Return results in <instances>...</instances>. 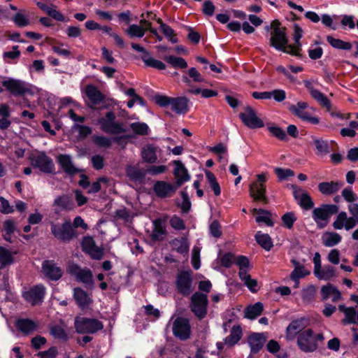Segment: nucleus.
I'll use <instances>...</instances> for the list:
<instances>
[{"mask_svg": "<svg viewBox=\"0 0 358 358\" xmlns=\"http://www.w3.org/2000/svg\"><path fill=\"white\" fill-rule=\"evenodd\" d=\"M50 231L53 236L59 242L68 243L78 236V233L73 229L70 220L63 223L50 224Z\"/></svg>", "mask_w": 358, "mask_h": 358, "instance_id": "obj_1", "label": "nucleus"}, {"mask_svg": "<svg viewBox=\"0 0 358 358\" xmlns=\"http://www.w3.org/2000/svg\"><path fill=\"white\" fill-rule=\"evenodd\" d=\"M338 212V207L335 204H322L315 208L312 212V217L318 229H324L328 224L330 217Z\"/></svg>", "mask_w": 358, "mask_h": 358, "instance_id": "obj_2", "label": "nucleus"}, {"mask_svg": "<svg viewBox=\"0 0 358 358\" xmlns=\"http://www.w3.org/2000/svg\"><path fill=\"white\" fill-rule=\"evenodd\" d=\"M116 115L114 112L108 111L105 117H99L97 120L101 129L110 134H119L124 133L127 129L123 127V124L120 122H115Z\"/></svg>", "mask_w": 358, "mask_h": 358, "instance_id": "obj_3", "label": "nucleus"}, {"mask_svg": "<svg viewBox=\"0 0 358 358\" xmlns=\"http://www.w3.org/2000/svg\"><path fill=\"white\" fill-rule=\"evenodd\" d=\"M1 85L5 87L6 91L15 97L24 96L26 94H34V92L29 87V85L19 79L8 78L6 80L1 82Z\"/></svg>", "mask_w": 358, "mask_h": 358, "instance_id": "obj_4", "label": "nucleus"}, {"mask_svg": "<svg viewBox=\"0 0 358 358\" xmlns=\"http://www.w3.org/2000/svg\"><path fill=\"white\" fill-rule=\"evenodd\" d=\"M29 160L34 168H38L44 173H56L52 159L48 156L45 152H39L38 155H30Z\"/></svg>", "mask_w": 358, "mask_h": 358, "instance_id": "obj_5", "label": "nucleus"}, {"mask_svg": "<svg viewBox=\"0 0 358 358\" xmlns=\"http://www.w3.org/2000/svg\"><path fill=\"white\" fill-rule=\"evenodd\" d=\"M74 327L78 334H94L103 329V324L97 319L83 317L75 319Z\"/></svg>", "mask_w": 358, "mask_h": 358, "instance_id": "obj_6", "label": "nucleus"}, {"mask_svg": "<svg viewBox=\"0 0 358 358\" xmlns=\"http://www.w3.org/2000/svg\"><path fill=\"white\" fill-rule=\"evenodd\" d=\"M257 180L252 182L250 185V195L255 201H261L264 204L268 203V199L266 196V185L267 180L265 173H262L257 176Z\"/></svg>", "mask_w": 358, "mask_h": 358, "instance_id": "obj_7", "label": "nucleus"}, {"mask_svg": "<svg viewBox=\"0 0 358 358\" xmlns=\"http://www.w3.org/2000/svg\"><path fill=\"white\" fill-rule=\"evenodd\" d=\"M208 300L206 294L196 292L191 297V311L199 319L202 320L206 317L208 310Z\"/></svg>", "mask_w": 358, "mask_h": 358, "instance_id": "obj_8", "label": "nucleus"}, {"mask_svg": "<svg viewBox=\"0 0 358 358\" xmlns=\"http://www.w3.org/2000/svg\"><path fill=\"white\" fill-rule=\"evenodd\" d=\"M239 118L245 126L251 129H256L264 127L263 120L259 118L256 110L250 106L245 108L243 113H240Z\"/></svg>", "mask_w": 358, "mask_h": 358, "instance_id": "obj_9", "label": "nucleus"}, {"mask_svg": "<svg viewBox=\"0 0 358 358\" xmlns=\"http://www.w3.org/2000/svg\"><path fill=\"white\" fill-rule=\"evenodd\" d=\"M299 348L303 352H313L318 348V344L313 338V330L306 329L299 334L296 341Z\"/></svg>", "mask_w": 358, "mask_h": 358, "instance_id": "obj_10", "label": "nucleus"}, {"mask_svg": "<svg viewBox=\"0 0 358 358\" xmlns=\"http://www.w3.org/2000/svg\"><path fill=\"white\" fill-rule=\"evenodd\" d=\"M176 286L177 292L183 296H187L192 292V277L190 271H182L176 276Z\"/></svg>", "mask_w": 358, "mask_h": 358, "instance_id": "obj_11", "label": "nucleus"}, {"mask_svg": "<svg viewBox=\"0 0 358 358\" xmlns=\"http://www.w3.org/2000/svg\"><path fill=\"white\" fill-rule=\"evenodd\" d=\"M173 334L180 341H186L191 335V326L189 320L183 317H177L172 327Z\"/></svg>", "mask_w": 358, "mask_h": 358, "instance_id": "obj_12", "label": "nucleus"}, {"mask_svg": "<svg viewBox=\"0 0 358 358\" xmlns=\"http://www.w3.org/2000/svg\"><path fill=\"white\" fill-rule=\"evenodd\" d=\"M85 93L89 100V103L87 105L91 109H95L97 105L103 103L106 101V97L105 94L94 85H87L85 87Z\"/></svg>", "mask_w": 358, "mask_h": 358, "instance_id": "obj_13", "label": "nucleus"}, {"mask_svg": "<svg viewBox=\"0 0 358 358\" xmlns=\"http://www.w3.org/2000/svg\"><path fill=\"white\" fill-rule=\"evenodd\" d=\"M308 324L306 317H300L292 320L286 328L285 336L287 340L293 341L296 336L303 331Z\"/></svg>", "mask_w": 358, "mask_h": 358, "instance_id": "obj_14", "label": "nucleus"}, {"mask_svg": "<svg viewBox=\"0 0 358 358\" xmlns=\"http://www.w3.org/2000/svg\"><path fill=\"white\" fill-rule=\"evenodd\" d=\"M45 294V287L39 284L31 287L28 291L23 293V297L26 301L32 306L41 303Z\"/></svg>", "mask_w": 358, "mask_h": 358, "instance_id": "obj_15", "label": "nucleus"}, {"mask_svg": "<svg viewBox=\"0 0 358 358\" xmlns=\"http://www.w3.org/2000/svg\"><path fill=\"white\" fill-rule=\"evenodd\" d=\"M293 196L297 203L305 210H310L314 206V202L310 194L296 185H291Z\"/></svg>", "mask_w": 358, "mask_h": 358, "instance_id": "obj_16", "label": "nucleus"}, {"mask_svg": "<svg viewBox=\"0 0 358 358\" xmlns=\"http://www.w3.org/2000/svg\"><path fill=\"white\" fill-rule=\"evenodd\" d=\"M289 39L286 34V30H275L271 31V36L269 39V45L275 50L287 52Z\"/></svg>", "mask_w": 358, "mask_h": 358, "instance_id": "obj_17", "label": "nucleus"}, {"mask_svg": "<svg viewBox=\"0 0 358 358\" xmlns=\"http://www.w3.org/2000/svg\"><path fill=\"white\" fill-rule=\"evenodd\" d=\"M57 162L62 171L68 176L72 177L83 171V169L77 168L72 160L71 157L66 154H60L57 157Z\"/></svg>", "mask_w": 358, "mask_h": 358, "instance_id": "obj_18", "label": "nucleus"}, {"mask_svg": "<svg viewBox=\"0 0 358 358\" xmlns=\"http://www.w3.org/2000/svg\"><path fill=\"white\" fill-rule=\"evenodd\" d=\"M173 163L176 165L173 174L177 178L176 182L172 184V186L174 187L175 194L178 188L184 182L189 181L191 177L182 162L176 160Z\"/></svg>", "mask_w": 358, "mask_h": 358, "instance_id": "obj_19", "label": "nucleus"}, {"mask_svg": "<svg viewBox=\"0 0 358 358\" xmlns=\"http://www.w3.org/2000/svg\"><path fill=\"white\" fill-rule=\"evenodd\" d=\"M42 269L45 275L53 281L59 280L63 275L62 268L57 266L53 261L45 260L42 263Z\"/></svg>", "mask_w": 358, "mask_h": 358, "instance_id": "obj_20", "label": "nucleus"}, {"mask_svg": "<svg viewBox=\"0 0 358 358\" xmlns=\"http://www.w3.org/2000/svg\"><path fill=\"white\" fill-rule=\"evenodd\" d=\"M153 192L160 199L171 197L174 194L172 183L164 180H157L153 185Z\"/></svg>", "mask_w": 358, "mask_h": 358, "instance_id": "obj_21", "label": "nucleus"}, {"mask_svg": "<svg viewBox=\"0 0 358 358\" xmlns=\"http://www.w3.org/2000/svg\"><path fill=\"white\" fill-rule=\"evenodd\" d=\"M266 338L264 333H251L248 337V343L251 354L258 353L264 347Z\"/></svg>", "mask_w": 358, "mask_h": 358, "instance_id": "obj_22", "label": "nucleus"}, {"mask_svg": "<svg viewBox=\"0 0 358 358\" xmlns=\"http://www.w3.org/2000/svg\"><path fill=\"white\" fill-rule=\"evenodd\" d=\"M73 296L76 305L81 310L87 309L92 303V299L88 294L80 287H75L73 289Z\"/></svg>", "mask_w": 358, "mask_h": 358, "instance_id": "obj_23", "label": "nucleus"}, {"mask_svg": "<svg viewBox=\"0 0 358 358\" xmlns=\"http://www.w3.org/2000/svg\"><path fill=\"white\" fill-rule=\"evenodd\" d=\"M17 330L24 335H29L37 329V324L29 318H19L15 322Z\"/></svg>", "mask_w": 358, "mask_h": 358, "instance_id": "obj_24", "label": "nucleus"}, {"mask_svg": "<svg viewBox=\"0 0 358 358\" xmlns=\"http://www.w3.org/2000/svg\"><path fill=\"white\" fill-rule=\"evenodd\" d=\"M153 229L150 235L151 240L154 242L164 240L167 231L164 225V221L161 218H157L152 221Z\"/></svg>", "mask_w": 358, "mask_h": 358, "instance_id": "obj_25", "label": "nucleus"}, {"mask_svg": "<svg viewBox=\"0 0 358 358\" xmlns=\"http://www.w3.org/2000/svg\"><path fill=\"white\" fill-rule=\"evenodd\" d=\"M158 150V146L150 143H148L145 147H143L141 150V157L143 162L148 164L156 163L158 159L157 155Z\"/></svg>", "mask_w": 358, "mask_h": 358, "instance_id": "obj_26", "label": "nucleus"}, {"mask_svg": "<svg viewBox=\"0 0 358 358\" xmlns=\"http://www.w3.org/2000/svg\"><path fill=\"white\" fill-rule=\"evenodd\" d=\"M36 6L38 8L45 12L48 15H49L54 20L59 22L66 21L64 15L61 12L55 9L56 6L55 5L51 4L50 6H49L43 2L38 1L36 3Z\"/></svg>", "mask_w": 358, "mask_h": 358, "instance_id": "obj_27", "label": "nucleus"}, {"mask_svg": "<svg viewBox=\"0 0 358 358\" xmlns=\"http://www.w3.org/2000/svg\"><path fill=\"white\" fill-rule=\"evenodd\" d=\"M189 100L186 96L173 97L171 108L176 114H185L189 111Z\"/></svg>", "mask_w": 358, "mask_h": 358, "instance_id": "obj_28", "label": "nucleus"}, {"mask_svg": "<svg viewBox=\"0 0 358 358\" xmlns=\"http://www.w3.org/2000/svg\"><path fill=\"white\" fill-rule=\"evenodd\" d=\"M343 184L342 181L322 182L318 185V189L324 195H331L338 192Z\"/></svg>", "mask_w": 358, "mask_h": 358, "instance_id": "obj_29", "label": "nucleus"}, {"mask_svg": "<svg viewBox=\"0 0 358 358\" xmlns=\"http://www.w3.org/2000/svg\"><path fill=\"white\" fill-rule=\"evenodd\" d=\"M126 173L127 176L131 181L138 182L139 184H143L144 183L147 171L139 169L134 166H130L127 167Z\"/></svg>", "mask_w": 358, "mask_h": 358, "instance_id": "obj_30", "label": "nucleus"}, {"mask_svg": "<svg viewBox=\"0 0 358 358\" xmlns=\"http://www.w3.org/2000/svg\"><path fill=\"white\" fill-rule=\"evenodd\" d=\"M243 336V330L241 327L234 325L232 327L230 334L224 339V342L229 347H233L238 343Z\"/></svg>", "mask_w": 358, "mask_h": 358, "instance_id": "obj_31", "label": "nucleus"}, {"mask_svg": "<svg viewBox=\"0 0 358 358\" xmlns=\"http://www.w3.org/2000/svg\"><path fill=\"white\" fill-rule=\"evenodd\" d=\"M264 310V305L262 302H257L250 305L244 310V317L250 320H255L261 315Z\"/></svg>", "mask_w": 358, "mask_h": 358, "instance_id": "obj_32", "label": "nucleus"}, {"mask_svg": "<svg viewBox=\"0 0 358 358\" xmlns=\"http://www.w3.org/2000/svg\"><path fill=\"white\" fill-rule=\"evenodd\" d=\"M190 78L192 79V80L195 83H204L205 78L202 76V75L200 73L199 71L195 67H191L188 70V76L183 75L182 77V80L184 83H185L187 85L191 87L192 86V80Z\"/></svg>", "mask_w": 358, "mask_h": 358, "instance_id": "obj_33", "label": "nucleus"}, {"mask_svg": "<svg viewBox=\"0 0 358 358\" xmlns=\"http://www.w3.org/2000/svg\"><path fill=\"white\" fill-rule=\"evenodd\" d=\"M321 294L322 296V300H327L330 296V295H332L333 302H336L341 298V294L340 291L331 284L323 286L322 287Z\"/></svg>", "mask_w": 358, "mask_h": 358, "instance_id": "obj_34", "label": "nucleus"}, {"mask_svg": "<svg viewBox=\"0 0 358 358\" xmlns=\"http://www.w3.org/2000/svg\"><path fill=\"white\" fill-rule=\"evenodd\" d=\"M255 239L257 244L266 251H270L273 247L272 239L268 234L258 231L255 235Z\"/></svg>", "mask_w": 358, "mask_h": 358, "instance_id": "obj_35", "label": "nucleus"}, {"mask_svg": "<svg viewBox=\"0 0 358 358\" xmlns=\"http://www.w3.org/2000/svg\"><path fill=\"white\" fill-rule=\"evenodd\" d=\"M289 110L303 121L310 122L313 124H317L320 122V119L317 117L310 116L308 113L301 111L299 108H296L294 105H292L289 108Z\"/></svg>", "mask_w": 358, "mask_h": 358, "instance_id": "obj_36", "label": "nucleus"}, {"mask_svg": "<svg viewBox=\"0 0 358 358\" xmlns=\"http://www.w3.org/2000/svg\"><path fill=\"white\" fill-rule=\"evenodd\" d=\"M54 205L64 210H72L74 207V202L71 196L64 194L55 199Z\"/></svg>", "mask_w": 358, "mask_h": 358, "instance_id": "obj_37", "label": "nucleus"}, {"mask_svg": "<svg viewBox=\"0 0 358 358\" xmlns=\"http://www.w3.org/2000/svg\"><path fill=\"white\" fill-rule=\"evenodd\" d=\"M163 59L173 68L183 69L187 67V63L182 57H176L173 55H166Z\"/></svg>", "mask_w": 358, "mask_h": 358, "instance_id": "obj_38", "label": "nucleus"}, {"mask_svg": "<svg viewBox=\"0 0 358 358\" xmlns=\"http://www.w3.org/2000/svg\"><path fill=\"white\" fill-rule=\"evenodd\" d=\"M77 279L83 283L92 287L94 285L93 274L88 268H84L77 273Z\"/></svg>", "mask_w": 358, "mask_h": 358, "instance_id": "obj_39", "label": "nucleus"}, {"mask_svg": "<svg viewBox=\"0 0 358 358\" xmlns=\"http://www.w3.org/2000/svg\"><path fill=\"white\" fill-rule=\"evenodd\" d=\"M327 41L333 48L336 49L350 50L352 47L351 43L345 42L341 39L335 38L331 36H327Z\"/></svg>", "mask_w": 358, "mask_h": 358, "instance_id": "obj_40", "label": "nucleus"}, {"mask_svg": "<svg viewBox=\"0 0 358 358\" xmlns=\"http://www.w3.org/2000/svg\"><path fill=\"white\" fill-rule=\"evenodd\" d=\"M180 194L182 202L181 203H178L177 206L180 208L182 213L187 214L190 211L192 207V203L187 192V187L180 191Z\"/></svg>", "mask_w": 358, "mask_h": 358, "instance_id": "obj_41", "label": "nucleus"}, {"mask_svg": "<svg viewBox=\"0 0 358 358\" xmlns=\"http://www.w3.org/2000/svg\"><path fill=\"white\" fill-rule=\"evenodd\" d=\"M13 262L11 252L4 247L0 246V269H3Z\"/></svg>", "mask_w": 358, "mask_h": 358, "instance_id": "obj_42", "label": "nucleus"}, {"mask_svg": "<svg viewBox=\"0 0 358 358\" xmlns=\"http://www.w3.org/2000/svg\"><path fill=\"white\" fill-rule=\"evenodd\" d=\"M141 59L145 64V66L152 67L158 70H164L166 65L162 62L155 59L150 56V54L147 57L146 55H142Z\"/></svg>", "mask_w": 358, "mask_h": 358, "instance_id": "obj_43", "label": "nucleus"}, {"mask_svg": "<svg viewBox=\"0 0 358 358\" xmlns=\"http://www.w3.org/2000/svg\"><path fill=\"white\" fill-rule=\"evenodd\" d=\"M206 177L209 185L215 196H220L221 194V188L220 184L217 181V178L213 173L210 171H206Z\"/></svg>", "mask_w": 358, "mask_h": 358, "instance_id": "obj_44", "label": "nucleus"}, {"mask_svg": "<svg viewBox=\"0 0 358 358\" xmlns=\"http://www.w3.org/2000/svg\"><path fill=\"white\" fill-rule=\"evenodd\" d=\"M325 235H327V237L324 238L323 236L322 240L323 244L326 247H333L336 245L341 241L342 239L341 236L336 232H327Z\"/></svg>", "mask_w": 358, "mask_h": 358, "instance_id": "obj_45", "label": "nucleus"}, {"mask_svg": "<svg viewBox=\"0 0 358 358\" xmlns=\"http://www.w3.org/2000/svg\"><path fill=\"white\" fill-rule=\"evenodd\" d=\"M50 334L56 339H59L64 341H66L69 339L68 334L60 325L55 324L52 326L50 329Z\"/></svg>", "mask_w": 358, "mask_h": 358, "instance_id": "obj_46", "label": "nucleus"}, {"mask_svg": "<svg viewBox=\"0 0 358 358\" xmlns=\"http://www.w3.org/2000/svg\"><path fill=\"white\" fill-rule=\"evenodd\" d=\"M310 96L316 100L321 106L327 108L331 106V103L329 99L320 90L315 89L311 91Z\"/></svg>", "mask_w": 358, "mask_h": 358, "instance_id": "obj_47", "label": "nucleus"}, {"mask_svg": "<svg viewBox=\"0 0 358 358\" xmlns=\"http://www.w3.org/2000/svg\"><path fill=\"white\" fill-rule=\"evenodd\" d=\"M301 51L302 44L300 41H298V42H294V45L288 43L287 52H285V53L289 54L292 56H295L299 59H302L303 58V55L301 53Z\"/></svg>", "mask_w": 358, "mask_h": 358, "instance_id": "obj_48", "label": "nucleus"}, {"mask_svg": "<svg viewBox=\"0 0 358 358\" xmlns=\"http://www.w3.org/2000/svg\"><path fill=\"white\" fill-rule=\"evenodd\" d=\"M92 140L93 143L99 148H110L112 145L111 139L102 135H94Z\"/></svg>", "mask_w": 358, "mask_h": 358, "instance_id": "obj_49", "label": "nucleus"}, {"mask_svg": "<svg viewBox=\"0 0 358 358\" xmlns=\"http://www.w3.org/2000/svg\"><path fill=\"white\" fill-rule=\"evenodd\" d=\"M130 127L136 134L140 136L148 135L150 131L148 125L145 122H133Z\"/></svg>", "mask_w": 358, "mask_h": 358, "instance_id": "obj_50", "label": "nucleus"}, {"mask_svg": "<svg viewBox=\"0 0 358 358\" xmlns=\"http://www.w3.org/2000/svg\"><path fill=\"white\" fill-rule=\"evenodd\" d=\"M342 323L343 324H358L356 307H349V310L345 314V318L342 320Z\"/></svg>", "mask_w": 358, "mask_h": 358, "instance_id": "obj_51", "label": "nucleus"}, {"mask_svg": "<svg viewBox=\"0 0 358 358\" xmlns=\"http://www.w3.org/2000/svg\"><path fill=\"white\" fill-rule=\"evenodd\" d=\"M269 132L275 138L280 141L287 140V135L285 131L278 126L274 125L273 124H268L267 127Z\"/></svg>", "mask_w": 358, "mask_h": 358, "instance_id": "obj_52", "label": "nucleus"}, {"mask_svg": "<svg viewBox=\"0 0 358 358\" xmlns=\"http://www.w3.org/2000/svg\"><path fill=\"white\" fill-rule=\"evenodd\" d=\"M297 217L295 213L292 211L285 213L281 217V220L283 225L287 229H291L293 228L294 222L296 221Z\"/></svg>", "mask_w": 358, "mask_h": 358, "instance_id": "obj_53", "label": "nucleus"}, {"mask_svg": "<svg viewBox=\"0 0 358 358\" xmlns=\"http://www.w3.org/2000/svg\"><path fill=\"white\" fill-rule=\"evenodd\" d=\"M313 140L317 149V153L327 154L329 152V145L327 141L318 139L314 136H313Z\"/></svg>", "mask_w": 358, "mask_h": 358, "instance_id": "obj_54", "label": "nucleus"}, {"mask_svg": "<svg viewBox=\"0 0 358 358\" xmlns=\"http://www.w3.org/2000/svg\"><path fill=\"white\" fill-rule=\"evenodd\" d=\"M310 273L309 271L305 270V268H294L290 274V278L292 280L296 282V286L299 284V280L303 278Z\"/></svg>", "mask_w": 358, "mask_h": 358, "instance_id": "obj_55", "label": "nucleus"}, {"mask_svg": "<svg viewBox=\"0 0 358 358\" xmlns=\"http://www.w3.org/2000/svg\"><path fill=\"white\" fill-rule=\"evenodd\" d=\"M127 34L131 37L142 38L145 33V29L137 24H131L126 31Z\"/></svg>", "mask_w": 358, "mask_h": 358, "instance_id": "obj_56", "label": "nucleus"}, {"mask_svg": "<svg viewBox=\"0 0 358 358\" xmlns=\"http://www.w3.org/2000/svg\"><path fill=\"white\" fill-rule=\"evenodd\" d=\"M80 245L83 252H84L85 254H88L92 250V249H93V248H95L96 243L92 236H85L83 237Z\"/></svg>", "mask_w": 358, "mask_h": 358, "instance_id": "obj_57", "label": "nucleus"}, {"mask_svg": "<svg viewBox=\"0 0 358 358\" xmlns=\"http://www.w3.org/2000/svg\"><path fill=\"white\" fill-rule=\"evenodd\" d=\"M160 31L172 43L174 44L178 42L175 31L168 24L163 25Z\"/></svg>", "mask_w": 358, "mask_h": 358, "instance_id": "obj_58", "label": "nucleus"}, {"mask_svg": "<svg viewBox=\"0 0 358 358\" xmlns=\"http://www.w3.org/2000/svg\"><path fill=\"white\" fill-rule=\"evenodd\" d=\"M316 292V288L313 285H308L302 291V299L304 301L310 302L313 301Z\"/></svg>", "mask_w": 358, "mask_h": 358, "instance_id": "obj_59", "label": "nucleus"}, {"mask_svg": "<svg viewBox=\"0 0 358 358\" xmlns=\"http://www.w3.org/2000/svg\"><path fill=\"white\" fill-rule=\"evenodd\" d=\"M274 172L280 181L285 180L287 178L294 176V171L289 169L277 167L275 169Z\"/></svg>", "mask_w": 358, "mask_h": 358, "instance_id": "obj_60", "label": "nucleus"}, {"mask_svg": "<svg viewBox=\"0 0 358 358\" xmlns=\"http://www.w3.org/2000/svg\"><path fill=\"white\" fill-rule=\"evenodd\" d=\"M169 223L176 230H184L186 227L184 220L177 215H173L171 217Z\"/></svg>", "mask_w": 358, "mask_h": 358, "instance_id": "obj_61", "label": "nucleus"}, {"mask_svg": "<svg viewBox=\"0 0 358 358\" xmlns=\"http://www.w3.org/2000/svg\"><path fill=\"white\" fill-rule=\"evenodd\" d=\"M73 128L78 131L79 138L85 139L92 132L90 127L83 124H75Z\"/></svg>", "mask_w": 358, "mask_h": 358, "instance_id": "obj_62", "label": "nucleus"}, {"mask_svg": "<svg viewBox=\"0 0 358 358\" xmlns=\"http://www.w3.org/2000/svg\"><path fill=\"white\" fill-rule=\"evenodd\" d=\"M235 261V256L233 253L226 252L220 259V265L226 268H230Z\"/></svg>", "mask_w": 358, "mask_h": 358, "instance_id": "obj_63", "label": "nucleus"}, {"mask_svg": "<svg viewBox=\"0 0 358 358\" xmlns=\"http://www.w3.org/2000/svg\"><path fill=\"white\" fill-rule=\"evenodd\" d=\"M58 355L57 348L50 347L48 350L38 352L36 355L39 358H55Z\"/></svg>", "mask_w": 358, "mask_h": 358, "instance_id": "obj_64", "label": "nucleus"}]
</instances>
